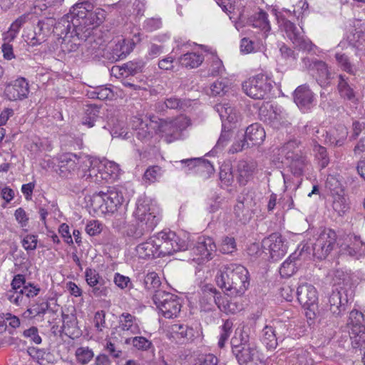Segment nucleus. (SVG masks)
I'll return each mask as SVG.
<instances>
[{"mask_svg":"<svg viewBox=\"0 0 365 365\" xmlns=\"http://www.w3.org/2000/svg\"><path fill=\"white\" fill-rule=\"evenodd\" d=\"M182 163H187L190 166L194 164V167L196 168V172L200 173H205L204 177H209L214 172V168L212 165L207 160H202L200 158L182 160Z\"/></svg>","mask_w":365,"mask_h":365,"instance_id":"nucleus-36","label":"nucleus"},{"mask_svg":"<svg viewBox=\"0 0 365 365\" xmlns=\"http://www.w3.org/2000/svg\"><path fill=\"white\" fill-rule=\"evenodd\" d=\"M49 308L50 304L47 301H38L33 304L30 308L24 312L23 316L25 318L31 319L36 317H43Z\"/></svg>","mask_w":365,"mask_h":365,"instance_id":"nucleus-37","label":"nucleus"},{"mask_svg":"<svg viewBox=\"0 0 365 365\" xmlns=\"http://www.w3.org/2000/svg\"><path fill=\"white\" fill-rule=\"evenodd\" d=\"M203 60L204 58L202 54L187 52L180 57L179 62L185 68H193L198 67Z\"/></svg>","mask_w":365,"mask_h":365,"instance_id":"nucleus-40","label":"nucleus"},{"mask_svg":"<svg viewBox=\"0 0 365 365\" xmlns=\"http://www.w3.org/2000/svg\"><path fill=\"white\" fill-rule=\"evenodd\" d=\"M337 235L331 229L324 230L313 244V255L319 259H325L333 250L336 244Z\"/></svg>","mask_w":365,"mask_h":365,"instance_id":"nucleus-11","label":"nucleus"},{"mask_svg":"<svg viewBox=\"0 0 365 365\" xmlns=\"http://www.w3.org/2000/svg\"><path fill=\"white\" fill-rule=\"evenodd\" d=\"M98 164L100 165L103 180L108 181L110 178H115L118 175L120 168L117 163L108 160H98Z\"/></svg>","mask_w":365,"mask_h":365,"instance_id":"nucleus-35","label":"nucleus"},{"mask_svg":"<svg viewBox=\"0 0 365 365\" xmlns=\"http://www.w3.org/2000/svg\"><path fill=\"white\" fill-rule=\"evenodd\" d=\"M337 90L344 99L351 101L355 98L354 88L349 83V78L344 74L338 75Z\"/></svg>","mask_w":365,"mask_h":365,"instance_id":"nucleus-33","label":"nucleus"},{"mask_svg":"<svg viewBox=\"0 0 365 365\" xmlns=\"http://www.w3.org/2000/svg\"><path fill=\"white\" fill-rule=\"evenodd\" d=\"M313 93L306 85L298 86L294 93V100L297 106L304 112L308 110L313 102Z\"/></svg>","mask_w":365,"mask_h":365,"instance_id":"nucleus-21","label":"nucleus"},{"mask_svg":"<svg viewBox=\"0 0 365 365\" xmlns=\"http://www.w3.org/2000/svg\"><path fill=\"white\" fill-rule=\"evenodd\" d=\"M161 284L160 277L155 272H150L146 274L144 279V285L145 289L154 292L155 294L157 289Z\"/></svg>","mask_w":365,"mask_h":365,"instance_id":"nucleus-50","label":"nucleus"},{"mask_svg":"<svg viewBox=\"0 0 365 365\" xmlns=\"http://www.w3.org/2000/svg\"><path fill=\"white\" fill-rule=\"evenodd\" d=\"M221 294L212 286L205 285L202 289V297L200 299L201 304H207L212 306L215 304L218 308L221 309Z\"/></svg>","mask_w":365,"mask_h":365,"instance_id":"nucleus-31","label":"nucleus"},{"mask_svg":"<svg viewBox=\"0 0 365 365\" xmlns=\"http://www.w3.org/2000/svg\"><path fill=\"white\" fill-rule=\"evenodd\" d=\"M164 106L169 109H181L183 106V101L177 97L172 96L166 98L163 103L158 104V108L160 110H163Z\"/></svg>","mask_w":365,"mask_h":365,"instance_id":"nucleus-53","label":"nucleus"},{"mask_svg":"<svg viewBox=\"0 0 365 365\" xmlns=\"http://www.w3.org/2000/svg\"><path fill=\"white\" fill-rule=\"evenodd\" d=\"M106 15L104 9H94L90 1H83L73 6L70 13L63 17H68V21L74 28H77L78 34L83 37H89L93 29L104 21Z\"/></svg>","mask_w":365,"mask_h":365,"instance_id":"nucleus-1","label":"nucleus"},{"mask_svg":"<svg viewBox=\"0 0 365 365\" xmlns=\"http://www.w3.org/2000/svg\"><path fill=\"white\" fill-rule=\"evenodd\" d=\"M153 299L165 318L176 317L181 310L180 299L174 294L163 290L156 291Z\"/></svg>","mask_w":365,"mask_h":365,"instance_id":"nucleus-8","label":"nucleus"},{"mask_svg":"<svg viewBox=\"0 0 365 365\" xmlns=\"http://www.w3.org/2000/svg\"><path fill=\"white\" fill-rule=\"evenodd\" d=\"M38 237L35 235H26L21 240L23 247L27 251H33L36 249Z\"/></svg>","mask_w":365,"mask_h":365,"instance_id":"nucleus-58","label":"nucleus"},{"mask_svg":"<svg viewBox=\"0 0 365 365\" xmlns=\"http://www.w3.org/2000/svg\"><path fill=\"white\" fill-rule=\"evenodd\" d=\"M336 134H334L332 143H334L336 146H341L348 135L347 129L344 125H339L336 129Z\"/></svg>","mask_w":365,"mask_h":365,"instance_id":"nucleus-59","label":"nucleus"},{"mask_svg":"<svg viewBox=\"0 0 365 365\" xmlns=\"http://www.w3.org/2000/svg\"><path fill=\"white\" fill-rule=\"evenodd\" d=\"M252 198L249 196L248 193H242L238 197L233 211L235 217L238 222L246 224L252 218Z\"/></svg>","mask_w":365,"mask_h":365,"instance_id":"nucleus-16","label":"nucleus"},{"mask_svg":"<svg viewBox=\"0 0 365 365\" xmlns=\"http://www.w3.org/2000/svg\"><path fill=\"white\" fill-rule=\"evenodd\" d=\"M119 327L122 330L130 331L133 334L140 332L137 318L127 312H123L120 315Z\"/></svg>","mask_w":365,"mask_h":365,"instance_id":"nucleus-32","label":"nucleus"},{"mask_svg":"<svg viewBox=\"0 0 365 365\" xmlns=\"http://www.w3.org/2000/svg\"><path fill=\"white\" fill-rule=\"evenodd\" d=\"M267 114L264 115V120L268 121L272 125H278L282 119V110L277 106H269V108L267 109Z\"/></svg>","mask_w":365,"mask_h":365,"instance_id":"nucleus-49","label":"nucleus"},{"mask_svg":"<svg viewBox=\"0 0 365 365\" xmlns=\"http://www.w3.org/2000/svg\"><path fill=\"white\" fill-rule=\"evenodd\" d=\"M192 250L195 255L199 256L197 260L208 261L212 259V255L216 251V245L212 238L202 236L198 237Z\"/></svg>","mask_w":365,"mask_h":365,"instance_id":"nucleus-17","label":"nucleus"},{"mask_svg":"<svg viewBox=\"0 0 365 365\" xmlns=\"http://www.w3.org/2000/svg\"><path fill=\"white\" fill-rule=\"evenodd\" d=\"M101 39L96 40L91 34L86 39H83L81 45V52L83 56L89 58L93 56H97L103 50L100 42Z\"/></svg>","mask_w":365,"mask_h":365,"instance_id":"nucleus-30","label":"nucleus"},{"mask_svg":"<svg viewBox=\"0 0 365 365\" xmlns=\"http://www.w3.org/2000/svg\"><path fill=\"white\" fill-rule=\"evenodd\" d=\"M308 163L307 158L303 153H298V155L284 160V163L287 165L291 173L298 177L303 175L306 167L308 165Z\"/></svg>","mask_w":365,"mask_h":365,"instance_id":"nucleus-28","label":"nucleus"},{"mask_svg":"<svg viewBox=\"0 0 365 365\" xmlns=\"http://www.w3.org/2000/svg\"><path fill=\"white\" fill-rule=\"evenodd\" d=\"M232 322L230 320L225 321L222 326L221 333L218 341V346L222 348L225 346V342L228 340L232 328Z\"/></svg>","mask_w":365,"mask_h":365,"instance_id":"nucleus-52","label":"nucleus"},{"mask_svg":"<svg viewBox=\"0 0 365 365\" xmlns=\"http://www.w3.org/2000/svg\"><path fill=\"white\" fill-rule=\"evenodd\" d=\"M190 124V120L185 115H179L172 120H160L158 131L161 138L167 143H173L181 138L182 132Z\"/></svg>","mask_w":365,"mask_h":365,"instance_id":"nucleus-7","label":"nucleus"},{"mask_svg":"<svg viewBox=\"0 0 365 365\" xmlns=\"http://www.w3.org/2000/svg\"><path fill=\"white\" fill-rule=\"evenodd\" d=\"M232 352L235 355L240 365L247 364L254 360L257 353L255 346L250 344H241L232 348Z\"/></svg>","mask_w":365,"mask_h":365,"instance_id":"nucleus-22","label":"nucleus"},{"mask_svg":"<svg viewBox=\"0 0 365 365\" xmlns=\"http://www.w3.org/2000/svg\"><path fill=\"white\" fill-rule=\"evenodd\" d=\"M29 93V84L23 77L10 82L6 86L4 94L9 101H21L27 98Z\"/></svg>","mask_w":365,"mask_h":365,"instance_id":"nucleus-15","label":"nucleus"},{"mask_svg":"<svg viewBox=\"0 0 365 365\" xmlns=\"http://www.w3.org/2000/svg\"><path fill=\"white\" fill-rule=\"evenodd\" d=\"M34 356L37 359V361L40 365H50L53 361V356L51 353L46 352L43 349L35 350V354Z\"/></svg>","mask_w":365,"mask_h":365,"instance_id":"nucleus-56","label":"nucleus"},{"mask_svg":"<svg viewBox=\"0 0 365 365\" xmlns=\"http://www.w3.org/2000/svg\"><path fill=\"white\" fill-rule=\"evenodd\" d=\"M218 358L212 354L199 356L194 365H218Z\"/></svg>","mask_w":365,"mask_h":365,"instance_id":"nucleus-62","label":"nucleus"},{"mask_svg":"<svg viewBox=\"0 0 365 365\" xmlns=\"http://www.w3.org/2000/svg\"><path fill=\"white\" fill-rule=\"evenodd\" d=\"M215 109L219 113L222 122L232 123L237 120V113L229 103H218L215 106Z\"/></svg>","mask_w":365,"mask_h":365,"instance_id":"nucleus-39","label":"nucleus"},{"mask_svg":"<svg viewBox=\"0 0 365 365\" xmlns=\"http://www.w3.org/2000/svg\"><path fill=\"white\" fill-rule=\"evenodd\" d=\"M85 278L89 287H94L103 279L96 269L89 267L85 271Z\"/></svg>","mask_w":365,"mask_h":365,"instance_id":"nucleus-55","label":"nucleus"},{"mask_svg":"<svg viewBox=\"0 0 365 365\" xmlns=\"http://www.w3.org/2000/svg\"><path fill=\"white\" fill-rule=\"evenodd\" d=\"M110 292L109 283L105 279H101V282L97 283L94 287H90L89 290L90 294L97 298L107 297Z\"/></svg>","mask_w":365,"mask_h":365,"instance_id":"nucleus-44","label":"nucleus"},{"mask_svg":"<svg viewBox=\"0 0 365 365\" xmlns=\"http://www.w3.org/2000/svg\"><path fill=\"white\" fill-rule=\"evenodd\" d=\"M156 242L154 236L148 239L145 242L139 244L135 252L139 258L143 259H150L155 257H159L158 250L155 246Z\"/></svg>","mask_w":365,"mask_h":365,"instance_id":"nucleus-25","label":"nucleus"},{"mask_svg":"<svg viewBox=\"0 0 365 365\" xmlns=\"http://www.w3.org/2000/svg\"><path fill=\"white\" fill-rule=\"evenodd\" d=\"M266 136L264 128L258 123H253L248 126L245 133L247 147L260 145Z\"/></svg>","mask_w":365,"mask_h":365,"instance_id":"nucleus-24","label":"nucleus"},{"mask_svg":"<svg viewBox=\"0 0 365 365\" xmlns=\"http://www.w3.org/2000/svg\"><path fill=\"white\" fill-rule=\"evenodd\" d=\"M80 159L73 153H66L60 156L58 174L61 178L73 179L76 175L80 176Z\"/></svg>","mask_w":365,"mask_h":365,"instance_id":"nucleus-13","label":"nucleus"},{"mask_svg":"<svg viewBox=\"0 0 365 365\" xmlns=\"http://www.w3.org/2000/svg\"><path fill=\"white\" fill-rule=\"evenodd\" d=\"M113 281L115 284L122 289L132 288V282L128 277L115 273Z\"/></svg>","mask_w":365,"mask_h":365,"instance_id":"nucleus-64","label":"nucleus"},{"mask_svg":"<svg viewBox=\"0 0 365 365\" xmlns=\"http://www.w3.org/2000/svg\"><path fill=\"white\" fill-rule=\"evenodd\" d=\"M89 165L87 164L86 167L88 168H85L81 171V174H80L79 178L84 179L89 182H94L96 183H101L103 181V176L102 175L100 165L98 163V160H93L91 161H88Z\"/></svg>","mask_w":365,"mask_h":365,"instance_id":"nucleus-27","label":"nucleus"},{"mask_svg":"<svg viewBox=\"0 0 365 365\" xmlns=\"http://www.w3.org/2000/svg\"><path fill=\"white\" fill-rule=\"evenodd\" d=\"M296 294L299 302L303 307H309L315 304L318 300L317 289L313 285L307 283L299 285Z\"/></svg>","mask_w":365,"mask_h":365,"instance_id":"nucleus-20","label":"nucleus"},{"mask_svg":"<svg viewBox=\"0 0 365 365\" xmlns=\"http://www.w3.org/2000/svg\"><path fill=\"white\" fill-rule=\"evenodd\" d=\"M123 201L121 190L109 187L106 191L101 190L93 195L91 205L96 212L103 215L113 214L121 207Z\"/></svg>","mask_w":365,"mask_h":365,"instance_id":"nucleus-4","label":"nucleus"},{"mask_svg":"<svg viewBox=\"0 0 365 365\" xmlns=\"http://www.w3.org/2000/svg\"><path fill=\"white\" fill-rule=\"evenodd\" d=\"M101 113V107L96 105H88L82 118V124L88 128H92Z\"/></svg>","mask_w":365,"mask_h":365,"instance_id":"nucleus-41","label":"nucleus"},{"mask_svg":"<svg viewBox=\"0 0 365 365\" xmlns=\"http://www.w3.org/2000/svg\"><path fill=\"white\" fill-rule=\"evenodd\" d=\"M257 164L255 160H242L237 163L235 175L237 182L241 185H245L252 179L257 170Z\"/></svg>","mask_w":365,"mask_h":365,"instance_id":"nucleus-18","label":"nucleus"},{"mask_svg":"<svg viewBox=\"0 0 365 365\" xmlns=\"http://www.w3.org/2000/svg\"><path fill=\"white\" fill-rule=\"evenodd\" d=\"M158 250V256L172 255L178 252L187 249L186 240L178 236L175 232L162 231L154 236Z\"/></svg>","mask_w":365,"mask_h":365,"instance_id":"nucleus-6","label":"nucleus"},{"mask_svg":"<svg viewBox=\"0 0 365 365\" xmlns=\"http://www.w3.org/2000/svg\"><path fill=\"white\" fill-rule=\"evenodd\" d=\"M334 57L337 66L341 71L353 76L356 74L358 69L356 66L351 62L347 55L342 53H336Z\"/></svg>","mask_w":365,"mask_h":365,"instance_id":"nucleus-38","label":"nucleus"},{"mask_svg":"<svg viewBox=\"0 0 365 365\" xmlns=\"http://www.w3.org/2000/svg\"><path fill=\"white\" fill-rule=\"evenodd\" d=\"M252 26L262 31V38L266 40L271 31V24L267 12L260 9L250 18Z\"/></svg>","mask_w":365,"mask_h":365,"instance_id":"nucleus-26","label":"nucleus"},{"mask_svg":"<svg viewBox=\"0 0 365 365\" xmlns=\"http://www.w3.org/2000/svg\"><path fill=\"white\" fill-rule=\"evenodd\" d=\"M220 180L222 185L223 186H229L233 182V174L231 171V169L229 168H221L220 173Z\"/></svg>","mask_w":365,"mask_h":365,"instance_id":"nucleus-63","label":"nucleus"},{"mask_svg":"<svg viewBox=\"0 0 365 365\" xmlns=\"http://www.w3.org/2000/svg\"><path fill=\"white\" fill-rule=\"evenodd\" d=\"M309 247L303 245L302 248L298 252L296 251L292 254L289 258L285 260L279 268V273L283 277H289L295 272L296 264L294 261L297 259H306L309 257Z\"/></svg>","mask_w":365,"mask_h":365,"instance_id":"nucleus-19","label":"nucleus"},{"mask_svg":"<svg viewBox=\"0 0 365 365\" xmlns=\"http://www.w3.org/2000/svg\"><path fill=\"white\" fill-rule=\"evenodd\" d=\"M329 307L331 313L339 316L343 311L341 304V295L339 291H333L329 297Z\"/></svg>","mask_w":365,"mask_h":365,"instance_id":"nucleus-45","label":"nucleus"},{"mask_svg":"<svg viewBox=\"0 0 365 365\" xmlns=\"http://www.w3.org/2000/svg\"><path fill=\"white\" fill-rule=\"evenodd\" d=\"M112 95V91L106 87H98L90 93V97L92 98H98L100 100H106L109 98Z\"/></svg>","mask_w":365,"mask_h":365,"instance_id":"nucleus-60","label":"nucleus"},{"mask_svg":"<svg viewBox=\"0 0 365 365\" xmlns=\"http://www.w3.org/2000/svg\"><path fill=\"white\" fill-rule=\"evenodd\" d=\"M162 175L161 168L157 165L148 168L145 172L144 177L151 182L158 180Z\"/></svg>","mask_w":365,"mask_h":365,"instance_id":"nucleus-61","label":"nucleus"},{"mask_svg":"<svg viewBox=\"0 0 365 365\" xmlns=\"http://www.w3.org/2000/svg\"><path fill=\"white\" fill-rule=\"evenodd\" d=\"M262 247L269 252L270 257L274 261L283 257L287 252L285 240L278 232H274L264 238L262 242Z\"/></svg>","mask_w":365,"mask_h":365,"instance_id":"nucleus-12","label":"nucleus"},{"mask_svg":"<svg viewBox=\"0 0 365 365\" xmlns=\"http://www.w3.org/2000/svg\"><path fill=\"white\" fill-rule=\"evenodd\" d=\"M262 341L267 349H274L277 346V338L275 327L266 325L262 329Z\"/></svg>","mask_w":365,"mask_h":365,"instance_id":"nucleus-42","label":"nucleus"},{"mask_svg":"<svg viewBox=\"0 0 365 365\" xmlns=\"http://www.w3.org/2000/svg\"><path fill=\"white\" fill-rule=\"evenodd\" d=\"M125 343L127 344H132L133 347L140 351H147L153 346L152 342L143 336L128 338L125 340Z\"/></svg>","mask_w":365,"mask_h":365,"instance_id":"nucleus-48","label":"nucleus"},{"mask_svg":"<svg viewBox=\"0 0 365 365\" xmlns=\"http://www.w3.org/2000/svg\"><path fill=\"white\" fill-rule=\"evenodd\" d=\"M133 215L135 223L128 225L124 233L134 239L152 232L159 221L156 209L145 201L138 202Z\"/></svg>","mask_w":365,"mask_h":365,"instance_id":"nucleus-3","label":"nucleus"},{"mask_svg":"<svg viewBox=\"0 0 365 365\" xmlns=\"http://www.w3.org/2000/svg\"><path fill=\"white\" fill-rule=\"evenodd\" d=\"M312 68L317 71L316 79L322 87L330 85L332 76L328 65L325 62L316 60L312 63Z\"/></svg>","mask_w":365,"mask_h":365,"instance_id":"nucleus-29","label":"nucleus"},{"mask_svg":"<svg viewBox=\"0 0 365 365\" xmlns=\"http://www.w3.org/2000/svg\"><path fill=\"white\" fill-rule=\"evenodd\" d=\"M171 334L178 339H190L194 336V331L187 325L174 324L170 326Z\"/></svg>","mask_w":365,"mask_h":365,"instance_id":"nucleus-43","label":"nucleus"},{"mask_svg":"<svg viewBox=\"0 0 365 365\" xmlns=\"http://www.w3.org/2000/svg\"><path fill=\"white\" fill-rule=\"evenodd\" d=\"M157 123L142 116H134L131 120V126L134 130L135 137L143 141L147 142L153 135Z\"/></svg>","mask_w":365,"mask_h":365,"instance_id":"nucleus-14","label":"nucleus"},{"mask_svg":"<svg viewBox=\"0 0 365 365\" xmlns=\"http://www.w3.org/2000/svg\"><path fill=\"white\" fill-rule=\"evenodd\" d=\"M68 18L62 17L54 27V32L63 38L61 47L64 53L76 51L81 48L83 40L87 38L78 34L77 28L73 26Z\"/></svg>","mask_w":365,"mask_h":365,"instance_id":"nucleus-5","label":"nucleus"},{"mask_svg":"<svg viewBox=\"0 0 365 365\" xmlns=\"http://www.w3.org/2000/svg\"><path fill=\"white\" fill-rule=\"evenodd\" d=\"M313 150L315 153L316 158L319 160L321 168H324L329 162L326 148L315 143Z\"/></svg>","mask_w":365,"mask_h":365,"instance_id":"nucleus-54","label":"nucleus"},{"mask_svg":"<svg viewBox=\"0 0 365 365\" xmlns=\"http://www.w3.org/2000/svg\"><path fill=\"white\" fill-rule=\"evenodd\" d=\"M145 63L142 60L132 61L124 63L122 66H113L112 68V71H121L120 75L128 76V75H135L139 72L143 71L144 68Z\"/></svg>","mask_w":365,"mask_h":365,"instance_id":"nucleus-34","label":"nucleus"},{"mask_svg":"<svg viewBox=\"0 0 365 365\" xmlns=\"http://www.w3.org/2000/svg\"><path fill=\"white\" fill-rule=\"evenodd\" d=\"M217 286L230 297L242 295L250 285L249 272L239 264H227L222 265L217 275Z\"/></svg>","mask_w":365,"mask_h":365,"instance_id":"nucleus-2","label":"nucleus"},{"mask_svg":"<svg viewBox=\"0 0 365 365\" xmlns=\"http://www.w3.org/2000/svg\"><path fill=\"white\" fill-rule=\"evenodd\" d=\"M300 144V141L296 139L291 140L284 143L281 149V153L284 155V160L302 153L299 149Z\"/></svg>","mask_w":365,"mask_h":365,"instance_id":"nucleus-46","label":"nucleus"},{"mask_svg":"<svg viewBox=\"0 0 365 365\" xmlns=\"http://www.w3.org/2000/svg\"><path fill=\"white\" fill-rule=\"evenodd\" d=\"M242 90L254 99H262L271 91L272 81L264 74H258L243 82Z\"/></svg>","mask_w":365,"mask_h":365,"instance_id":"nucleus-10","label":"nucleus"},{"mask_svg":"<svg viewBox=\"0 0 365 365\" xmlns=\"http://www.w3.org/2000/svg\"><path fill=\"white\" fill-rule=\"evenodd\" d=\"M134 46V43L130 39L115 40L111 48L112 59L118 61L125 58L133 51Z\"/></svg>","mask_w":365,"mask_h":365,"instance_id":"nucleus-23","label":"nucleus"},{"mask_svg":"<svg viewBox=\"0 0 365 365\" xmlns=\"http://www.w3.org/2000/svg\"><path fill=\"white\" fill-rule=\"evenodd\" d=\"M76 358L81 364H87L94 356V354L88 347H79L76 349Z\"/></svg>","mask_w":365,"mask_h":365,"instance_id":"nucleus-51","label":"nucleus"},{"mask_svg":"<svg viewBox=\"0 0 365 365\" xmlns=\"http://www.w3.org/2000/svg\"><path fill=\"white\" fill-rule=\"evenodd\" d=\"M273 14L276 16L278 24L282 27L287 37L292 43L299 50L311 51L313 48V43L308 38H304L302 31L296 25L286 18L279 16L276 9H272Z\"/></svg>","mask_w":365,"mask_h":365,"instance_id":"nucleus-9","label":"nucleus"},{"mask_svg":"<svg viewBox=\"0 0 365 365\" xmlns=\"http://www.w3.org/2000/svg\"><path fill=\"white\" fill-rule=\"evenodd\" d=\"M22 336L36 344H39L42 341L41 337L38 334V328L36 327H31L25 329L22 333Z\"/></svg>","mask_w":365,"mask_h":365,"instance_id":"nucleus-57","label":"nucleus"},{"mask_svg":"<svg viewBox=\"0 0 365 365\" xmlns=\"http://www.w3.org/2000/svg\"><path fill=\"white\" fill-rule=\"evenodd\" d=\"M219 250L225 255H231L237 250V244L233 237L224 236L219 245Z\"/></svg>","mask_w":365,"mask_h":365,"instance_id":"nucleus-47","label":"nucleus"}]
</instances>
